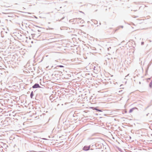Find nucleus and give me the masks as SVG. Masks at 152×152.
<instances>
[{
    "label": "nucleus",
    "mask_w": 152,
    "mask_h": 152,
    "mask_svg": "<svg viewBox=\"0 0 152 152\" xmlns=\"http://www.w3.org/2000/svg\"><path fill=\"white\" fill-rule=\"evenodd\" d=\"M32 94H33V92H32L31 93V96L32 95Z\"/></svg>",
    "instance_id": "obj_7"
},
{
    "label": "nucleus",
    "mask_w": 152,
    "mask_h": 152,
    "mask_svg": "<svg viewBox=\"0 0 152 152\" xmlns=\"http://www.w3.org/2000/svg\"><path fill=\"white\" fill-rule=\"evenodd\" d=\"M58 66V67H64V66H62V65L58 66Z\"/></svg>",
    "instance_id": "obj_5"
},
{
    "label": "nucleus",
    "mask_w": 152,
    "mask_h": 152,
    "mask_svg": "<svg viewBox=\"0 0 152 152\" xmlns=\"http://www.w3.org/2000/svg\"><path fill=\"white\" fill-rule=\"evenodd\" d=\"M124 112L125 113H127V111L126 110H125L124 111Z\"/></svg>",
    "instance_id": "obj_8"
},
{
    "label": "nucleus",
    "mask_w": 152,
    "mask_h": 152,
    "mask_svg": "<svg viewBox=\"0 0 152 152\" xmlns=\"http://www.w3.org/2000/svg\"><path fill=\"white\" fill-rule=\"evenodd\" d=\"M94 110H95L98 111H99V112H101L102 111L100 110H99V109H96V108H94Z\"/></svg>",
    "instance_id": "obj_4"
},
{
    "label": "nucleus",
    "mask_w": 152,
    "mask_h": 152,
    "mask_svg": "<svg viewBox=\"0 0 152 152\" xmlns=\"http://www.w3.org/2000/svg\"><path fill=\"white\" fill-rule=\"evenodd\" d=\"M89 149H90L89 146H85L83 147V150L86 151H88V150H89Z\"/></svg>",
    "instance_id": "obj_2"
},
{
    "label": "nucleus",
    "mask_w": 152,
    "mask_h": 152,
    "mask_svg": "<svg viewBox=\"0 0 152 152\" xmlns=\"http://www.w3.org/2000/svg\"><path fill=\"white\" fill-rule=\"evenodd\" d=\"M152 83H150V87L151 88L152 87Z\"/></svg>",
    "instance_id": "obj_6"
},
{
    "label": "nucleus",
    "mask_w": 152,
    "mask_h": 152,
    "mask_svg": "<svg viewBox=\"0 0 152 152\" xmlns=\"http://www.w3.org/2000/svg\"><path fill=\"white\" fill-rule=\"evenodd\" d=\"M40 87L38 84H35L34 86H32L33 88H40Z\"/></svg>",
    "instance_id": "obj_1"
},
{
    "label": "nucleus",
    "mask_w": 152,
    "mask_h": 152,
    "mask_svg": "<svg viewBox=\"0 0 152 152\" xmlns=\"http://www.w3.org/2000/svg\"><path fill=\"white\" fill-rule=\"evenodd\" d=\"M136 109L137 108L136 107H134V108H133L129 110V112L131 113L134 110V109Z\"/></svg>",
    "instance_id": "obj_3"
}]
</instances>
